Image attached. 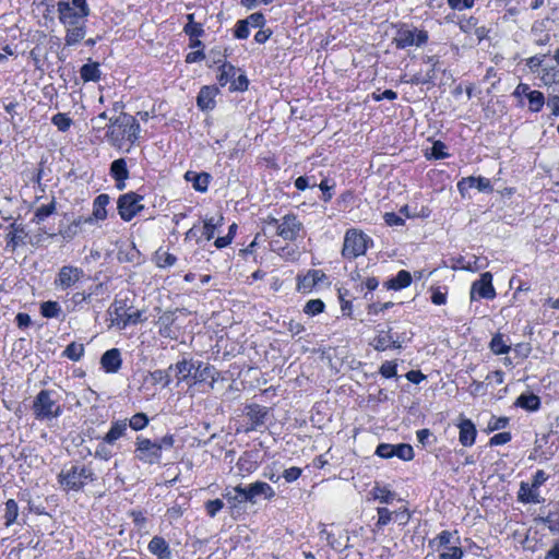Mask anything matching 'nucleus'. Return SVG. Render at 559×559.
Here are the masks:
<instances>
[{"instance_id": "1", "label": "nucleus", "mask_w": 559, "mask_h": 559, "mask_svg": "<svg viewBox=\"0 0 559 559\" xmlns=\"http://www.w3.org/2000/svg\"><path fill=\"white\" fill-rule=\"evenodd\" d=\"M141 131L138 120L126 112L120 114L116 118H109V124L106 132L108 143L118 148L123 150L126 144L130 147L138 141Z\"/></svg>"}, {"instance_id": "2", "label": "nucleus", "mask_w": 559, "mask_h": 559, "mask_svg": "<svg viewBox=\"0 0 559 559\" xmlns=\"http://www.w3.org/2000/svg\"><path fill=\"white\" fill-rule=\"evenodd\" d=\"M175 444L173 435H165L164 437L151 440L143 436L135 438L134 457L147 465L159 464L164 449H170Z\"/></svg>"}, {"instance_id": "3", "label": "nucleus", "mask_w": 559, "mask_h": 559, "mask_svg": "<svg viewBox=\"0 0 559 559\" xmlns=\"http://www.w3.org/2000/svg\"><path fill=\"white\" fill-rule=\"evenodd\" d=\"M96 479L93 468L85 464H72L64 467L58 475L60 486L67 491H80Z\"/></svg>"}, {"instance_id": "4", "label": "nucleus", "mask_w": 559, "mask_h": 559, "mask_svg": "<svg viewBox=\"0 0 559 559\" xmlns=\"http://www.w3.org/2000/svg\"><path fill=\"white\" fill-rule=\"evenodd\" d=\"M58 19L63 26L86 23L91 13L87 0H58Z\"/></svg>"}, {"instance_id": "5", "label": "nucleus", "mask_w": 559, "mask_h": 559, "mask_svg": "<svg viewBox=\"0 0 559 559\" xmlns=\"http://www.w3.org/2000/svg\"><path fill=\"white\" fill-rule=\"evenodd\" d=\"M413 333L406 330L397 331L392 326L381 328L377 330V335L370 342V345L377 352H385L388 349H400L403 344L409 342Z\"/></svg>"}, {"instance_id": "6", "label": "nucleus", "mask_w": 559, "mask_h": 559, "mask_svg": "<svg viewBox=\"0 0 559 559\" xmlns=\"http://www.w3.org/2000/svg\"><path fill=\"white\" fill-rule=\"evenodd\" d=\"M32 409L35 418L40 421L58 418L62 414V406L55 399V392L51 390L39 391L34 399Z\"/></svg>"}, {"instance_id": "7", "label": "nucleus", "mask_w": 559, "mask_h": 559, "mask_svg": "<svg viewBox=\"0 0 559 559\" xmlns=\"http://www.w3.org/2000/svg\"><path fill=\"white\" fill-rule=\"evenodd\" d=\"M372 240L361 230L348 229L344 237L342 254L346 259L364 255Z\"/></svg>"}, {"instance_id": "8", "label": "nucleus", "mask_w": 559, "mask_h": 559, "mask_svg": "<svg viewBox=\"0 0 559 559\" xmlns=\"http://www.w3.org/2000/svg\"><path fill=\"white\" fill-rule=\"evenodd\" d=\"M428 40V33L426 31H418L415 27L402 26L397 29L393 43L396 48L405 49L412 46H421Z\"/></svg>"}, {"instance_id": "9", "label": "nucleus", "mask_w": 559, "mask_h": 559, "mask_svg": "<svg viewBox=\"0 0 559 559\" xmlns=\"http://www.w3.org/2000/svg\"><path fill=\"white\" fill-rule=\"evenodd\" d=\"M143 197L135 192H128L119 197L117 201L118 213L124 222H130L144 209Z\"/></svg>"}, {"instance_id": "10", "label": "nucleus", "mask_w": 559, "mask_h": 559, "mask_svg": "<svg viewBox=\"0 0 559 559\" xmlns=\"http://www.w3.org/2000/svg\"><path fill=\"white\" fill-rule=\"evenodd\" d=\"M300 229L301 223L295 215L289 214L285 215L283 219L280 221L276 234L284 240L293 241L298 237Z\"/></svg>"}, {"instance_id": "11", "label": "nucleus", "mask_w": 559, "mask_h": 559, "mask_svg": "<svg viewBox=\"0 0 559 559\" xmlns=\"http://www.w3.org/2000/svg\"><path fill=\"white\" fill-rule=\"evenodd\" d=\"M249 503L254 504L258 498L271 500L275 497V490L265 481H254L246 486Z\"/></svg>"}, {"instance_id": "12", "label": "nucleus", "mask_w": 559, "mask_h": 559, "mask_svg": "<svg viewBox=\"0 0 559 559\" xmlns=\"http://www.w3.org/2000/svg\"><path fill=\"white\" fill-rule=\"evenodd\" d=\"M472 188H476L478 191H481V192H487V191L492 190L490 180L485 177L469 176V177L462 178L457 182V190L463 197Z\"/></svg>"}, {"instance_id": "13", "label": "nucleus", "mask_w": 559, "mask_h": 559, "mask_svg": "<svg viewBox=\"0 0 559 559\" xmlns=\"http://www.w3.org/2000/svg\"><path fill=\"white\" fill-rule=\"evenodd\" d=\"M222 496L230 510L238 508L241 503L249 502L246 487L241 485L226 487Z\"/></svg>"}, {"instance_id": "14", "label": "nucleus", "mask_w": 559, "mask_h": 559, "mask_svg": "<svg viewBox=\"0 0 559 559\" xmlns=\"http://www.w3.org/2000/svg\"><path fill=\"white\" fill-rule=\"evenodd\" d=\"M122 365L121 353L118 348L106 350L100 357V366L107 373H116Z\"/></svg>"}, {"instance_id": "15", "label": "nucleus", "mask_w": 559, "mask_h": 559, "mask_svg": "<svg viewBox=\"0 0 559 559\" xmlns=\"http://www.w3.org/2000/svg\"><path fill=\"white\" fill-rule=\"evenodd\" d=\"M218 93L215 86H203L197 97V104L201 110H212L215 107V97Z\"/></svg>"}, {"instance_id": "16", "label": "nucleus", "mask_w": 559, "mask_h": 559, "mask_svg": "<svg viewBox=\"0 0 559 559\" xmlns=\"http://www.w3.org/2000/svg\"><path fill=\"white\" fill-rule=\"evenodd\" d=\"M175 323L174 312H164L157 320L158 333L163 337L176 338L177 332L173 329Z\"/></svg>"}, {"instance_id": "17", "label": "nucleus", "mask_w": 559, "mask_h": 559, "mask_svg": "<svg viewBox=\"0 0 559 559\" xmlns=\"http://www.w3.org/2000/svg\"><path fill=\"white\" fill-rule=\"evenodd\" d=\"M267 415V408L258 404H252L247 407V417L251 421V426L247 429L255 430L259 426L264 424Z\"/></svg>"}, {"instance_id": "18", "label": "nucleus", "mask_w": 559, "mask_h": 559, "mask_svg": "<svg viewBox=\"0 0 559 559\" xmlns=\"http://www.w3.org/2000/svg\"><path fill=\"white\" fill-rule=\"evenodd\" d=\"M194 368L195 362L186 358L177 361L175 365L169 366L170 370H175L178 383L187 381L190 377H192Z\"/></svg>"}, {"instance_id": "19", "label": "nucleus", "mask_w": 559, "mask_h": 559, "mask_svg": "<svg viewBox=\"0 0 559 559\" xmlns=\"http://www.w3.org/2000/svg\"><path fill=\"white\" fill-rule=\"evenodd\" d=\"M495 296L496 290L492 286V282H473L471 288L472 300H475L477 298L493 299Z\"/></svg>"}, {"instance_id": "20", "label": "nucleus", "mask_w": 559, "mask_h": 559, "mask_svg": "<svg viewBox=\"0 0 559 559\" xmlns=\"http://www.w3.org/2000/svg\"><path fill=\"white\" fill-rule=\"evenodd\" d=\"M460 428V436L459 440L464 447H471L475 442L476 438V428L475 425L472 423L471 419H464L459 425Z\"/></svg>"}, {"instance_id": "21", "label": "nucleus", "mask_w": 559, "mask_h": 559, "mask_svg": "<svg viewBox=\"0 0 559 559\" xmlns=\"http://www.w3.org/2000/svg\"><path fill=\"white\" fill-rule=\"evenodd\" d=\"M67 46H74L84 39L86 34V23L73 24V26H64Z\"/></svg>"}, {"instance_id": "22", "label": "nucleus", "mask_w": 559, "mask_h": 559, "mask_svg": "<svg viewBox=\"0 0 559 559\" xmlns=\"http://www.w3.org/2000/svg\"><path fill=\"white\" fill-rule=\"evenodd\" d=\"M518 500L523 503L539 504L544 502L539 491H535L528 483L522 481L518 492Z\"/></svg>"}, {"instance_id": "23", "label": "nucleus", "mask_w": 559, "mask_h": 559, "mask_svg": "<svg viewBox=\"0 0 559 559\" xmlns=\"http://www.w3.org/2000/svg\"><path fill=\"white\" fill-rule=\"evenodd\" d=\"M128 430V425L126 420H115L111 423V426L108 432L103 437L105 443L114 444L118 439L126 436Z\"/></svg>"}, {"instance_id": "24", "label": "nucleus", "mask_w": 559, "mask_h": 559, "mask_svg": "<svg viewBox=\"0 0 559 559\" xmlns=\"http://www.w3.org/2000/svg\"><path fill=\"white\" fill-rule=\"evenodd\" d=\"M514 406L528 412H537L540 408V399L534 393H523L515 400Z\"/></svg>"}, {"instance_id": "25", "label": "nucleus", "mask_w": 559, "mask_h": 559, "mask_svg": "<svg viewBox=\"0 0 559 559\" xmlns=\"http://www.w3.org/2000/svg\"><path fill=\"white\" fill-rule=\"evenodd\" d=\"M110 198L108 194H99L94 199L93 213L91 217L93 221H104L107 217V205L109 204Z\"/></svg>"}, {"instance_id": "26", "label": "nucleus", "mask_w": 559, "mask_h": 559, "mask_svg": "<svg viewBox=\"0 0 559 559\" xmlns=\"http://www.w3.org/2000/svg\"><path fill=\"white\" fill-rule=\"evenodd\" d=\"M185 178L192 183L197 191L205 192L209 188L211 176L207 173L187 171Z\"/></svg>"}, {"instance_id": "27", "label": "nucleus", "mask_w": 559, "mask_h": 559, "mask_svg": "<svg viewBox=\"0 0 559 559\" xmlns=\"http://www.w3.org/2000/svg\"><path fill=\"white\" fill-rule=\"evenodd\" d=\"M148 550L159 559H166L170 556L169 546L160 536H154L148 543Z\"/></svg>"}, {"instance_id": "28", "label": "nucleus", "mask_w": 559, "mask_h": 559, "mask_svg": "<svg viewBox=\"0 0 559 559\" xmlns=\"http://www.w3.org/2000/svg\"><path fill=\"white\" fill-rule=\"evenodd\" d=\"M546 21H537L532 25L531 33L534 36V43L538 46H545L550 40V35L547 33Z\"/></svg>"}, {"instance_id": "29", "label": "nucleus", "mask_w": 559, "mask_h": 559, "mask_svg": "<svg viewBox=\"0 0 559 559\" xmlns=\"http://www.w3.org/2000/svg\"><path fill=\"white\" fill-rule=\"evenodd\" d=\"M80 74L84 82H97L100 79L99 64L97 62L85 63L81 67Z\"/></svg>"}, {"instance_id": "30", "label": "nucleus", "mask_w": 559, "mask_h": 559, "mask_svg": "<svg viewBox=\"0 0 559 559\" xmlns=\"http://www.w3.org/2000/svg\"><path fill=\"white\" fill-rule=\"evenodd\" d=\"M218 70H219V74L217 75V81H218L219 85L225 86L228 83L231 84V82L234 81V79L236 76L237 69L231 63L224 61L218 67Z\"/></svg>"}, {"instance_id": "31", "label": "nucleus", "mask_w": 559, "mask_h": 559, "mask_svg": "<svg viewBox=\"0 0 559 559\" xmlns=\"http://www.w3.org/2000/svg\"><path fill=\"white\" fill-rule=\"evenodd\" d=\"M110 176L115 180H127L129 178V170L127 163L123 158L115 159L110 165Z\"/></svg>"}, {"instance_id": "32", "label": "nucleus", "mask_w": 559, "mask_h": 559, "mask_svg": "<svg viewBox=\"0 0 559 559\" xmlns=\"http://www.w3.org/2000/svg\"><path fill=\"white\" fill-rule=\"evenodd\" d=\"M489 347L491 352L496 355L508 354L511 349L510 344L507 340H504L503 335L497 333L490 341Z\"/></svg>"}, {"instance_id": "33", "label": "nucleus", "mask_w": 559, "mask_h": 559, "mask_svg": "<svg viewBox=\"0 0 559 559\" xmlns=\"http://www.w3.org/2000/svg\"><path fill=\"white\" fill-rule=\"evenodd\" d=\"M338 298L341 301V309L343 316H350L352 314V299H355L356 296H354L349 288L346 287H340L338 288Z\"/></svg>"}, {"instance_id": "34", "label": "nucleus", "mask_w": 559, "mask_h": 559, "mask_svg": "<svg viewBox=\"0 0 559 559\" xmlns=\"http://www.w3.org/2000/svg\"><path fill=\"white\" fill-rule=\"evenodd\" d=\"M213 368L209 364H203L202 361L195 362V368L193 370V383L203 382L207 378L214 379L212 374Z\"/></svg>"}, {"instance_id": "35", "label": "nucleus", "mask_w": 559, "mask_h": 559, "mask_svg": "<svg viewBox=\"0 0 559 559\" xmlns=\"http://www.w3.org/2000/svg\"><path fill=\"white\" fill-rule=\"evenodd\" d=\"M452 533L449 531H442L435 538L430 539L428 546L432 550H440L441 548L450 547Z\"/></svg>"}, {"instance_id": "36", "label": "nucleus", "mask_w": 559, "mask_h": 559, "mask_svg": "<svg viewBox=\"0 0 559 559\" xmlns=\"http://www.w3.org/2000/svg\"><path fill=\"white\" fill-rule=\"evenodd\" d=\"M62 312L61 306L57 301H45L40 305V314L44 318H58Z\"/></svg>"}, {"instance_id": "37", "label": "nucleus", "mask_w": 559, "mask_h": 559, "mask_svg": "<svg viewBox=\"0 0 559 559\" xmlns=\"http://www.w3.org/2000/svg\"><path fill=\"white\" fill-rule=\"evenodd\" d=\"M84 355V345L72 342L63 350V356L73 361H79Z\"/></svg>"}, {"instance_id": "38", "label": "nucleus", "mask_w": 559, "mask_h": 559, "mask_svg": "<svg viewBox=\"0 0 559 559\" xmlns=\"http://www.w3.org/2000/svg\"><path fill=\"white\" fill-rule=\"evenodd\" d=\"M222 223H223L222 216H219L217 218L210 217L204 221L203 236L205 237L206 240H211L212 238H214L215 230L217 227H219L222 225Z\"/></svg>"}, {"instance_id": "39", "label": "nucleus", "mask_w": 559, "mask_h": 559, "mask_svg": "<svg viewBox=\"0 0 559 559\" xmlns=\"http://www.w3.org/2000/svg\"><path fill=\"white\" fill-rule=\"evenodd\" d=\"M527 98H528V104H530V110H532L534 112H538L545 104L544 94L539 91L528 92Z\"/></svg>"}, {"instance_id": "40", "label": "nucleus", "mask_w": 559, "mask_h": 559, "mask_svg": "<svg viewBox=\"0 0 559 559\" xmlns=\"http://www.w3.org/2000/svg\"><path fill=\"white\" fill-rule=\"evenodd\" d=\"M56 211V203L55 201H51L48 204L40 205L37 207L35 215H34V222L36 224H40L44 222L48 216H50Z\"/></svg>"}, {"instance_id": "41", "label": "nucleus", "mask_w": 559, "mask_h": 559, "mask_svg": "<svg viewBox=\"0 0 559 559\" xmlns=\"http://www.w3.org/2000/svg\"><path fill=\"white\" fill-rule=\"evenodd\" d=\"M17 515H19L17 503L15 502V500L9 499L5 502V513H4L5 526L12 525L16 521Z\"/></svg>"}, {"instance_id": "42", "label": "nucleus", "mask_w": 559, "mask_h": 559, "mask_svg": "<svg viewBox=\"0 0 559 559\" xmlns=\"http://www.w3.org/2000/svg\"><path fill=\"white\" fill-rule=\"evenodd\" d=\"M170 369H157L150 373V377L154 383H162L163 386H168L171 382Z\"/></svg>"}, {"instance_id": "43", "label": "nucleus", "mask_w": 559, "mask_h": 559, "mask_svg": "<svg viewBox=\"0 0 559 559\" xmlns=\"http://www.w3.org/2000/svg\"><path fill=\"white\" fill-rule=\"evenodd\" d=\"M188 19H189V23L183 27V32L190 38L202 36L204 33L202 24L193 22V14H189Z\"/></svg>"}, {"instance_id": "44", "label": "nucleus", "mask_w": 559, "mask_h": 559, "mask_svg": "<svg viewBox=\"0 0 559 559\" xmlns=\"http://www.w3.org/2000/svg\"><path fill=\"white\" fill-rule=\"evenodd\" d=\"M324 302L321 299H311L304 306V312L308 316H317L324 311Z\"/></svg>"}, {"instance_id": "45", "label": "nucleus", "mask_w": 559, "mask_h": 559, "mask_svg": "<svg viewBox=\"0 0 559 559\" xmlns=\"http://www.w3.org/2000/svg\"><path fill=\"white\" fill-rule=\"evenodd\" d=\"M394 456L403 461H411L414 459V450L412 445L407 443H400L394 445Z\"/></svg>"}, {"instance_id": "46", "label": "nucleus", "mask_w": 559, "mask_h": 559, "mask_svg": "<svg viewBox=\"0 0 559 559\" xmlns=\"http://www.w3.org/2000/svg\"><path fill=\"white\" fill-rule=\"evenodd\" d=\"M150 420L146 414L144 413H136L133 415L129 420V426L134 431L143 430L147 425Z\"/></svg>"}, {"instance_id": "47", "label": "nucleus", "mask_w": 559, "mask_h": 559, "mask_svg": "<svg viewBox=\"0 0 559 559\" xmlns=\"http://www.w3.org/2000/svg\"><path fill=\"white\" fill-rule=\"evenodd\" d=\"M449 154L447 153V145L441 141H435L430 153L427 154L428 158H435V159H443L448 157Z\"/></svg>"}, {"instance_id": "48", "label": "nucleus", "mask_w": 559, "mask_h": 559, "mask_svg": "<svg viewBox=\"0 0 559 559\" xmlns=\"http://www.w3.org/2000/svg\"><path fill=\"white\" fill-rule=\"evenodd\" d=\"M51 122L58 128L59 131L66 132L72 124V119L66 114L58 112L51 118Z\"/></svg>"}, {"instance_id": "49", "label": "nucleus", "mask_w": 559, "mask_h": 559, "mask_svg": "<svg viewBox=\"0 0 559 559\" xmlns=\"http://www.w3.org/2000/svg\"><path fill=\"white\" fill-rule=\"evenodd\" d=\"M373 498L379 500L381 503H390L394 500L395 493L386 489L385 487H374Z\"/></svg>"}, {"instance_id": "50", "label": "nucleus", "mask_w": 559, "mask_h": 559, "mask_svg": "<svg viewBox=\"0 0 559 559\" xmlns=\"http://www.w3.org/2000/svg\"><path fill=\"white\" fill-rule=\"evenodd\" d=\"M82 276V270L73 266H63L59 272L58 280H80Z\"/></svg>"}, {"instance_id": "51", "label": "nucleus", "mask_w": 559, "mask_h": 559, "mask_svg": "<svg viewBox=\"0 0 559 559\" xmlns=\"http://www.w3.org/2000/svg\"><path fill=\"white\" fill-rule=\"evenodd\" d=\"M206 514L210 518H215L216 514L224 508V502L221 499L209 500L204 504Z\"/></svg>"}, {"instance_id": "52", "label": "nucleus", "mask_w": 559, "mask_h": 559, "mask_svg": "<svg viewBox=\"0 0 559 559\" xmlns=\"http://www.w3.org/2000/svg\"><path fill=\"white\" fill-rule=\"evenodd\" d=\"M463 550L459 546H450L440 552L438 559H462Z\"/></svg>"}, {"instance_id": "53", "label": "nucleus", "mask_w": 559, "mask_h": 559, "mask_svg": "<svg viewBox=\"0 0 559 559\" xmlns=\"http://www.w3.org/2000/svg\"><path fill=\"white\" fill-rule=\"evenodd\" d=\"M509 417H497L491 416L489 423H488V430L489 431H496L504 429L509 425Z\"/></svg>"}, {"instance_id": "54", "label": "nucleus", "mask_w": 559, "mask_h": 559, "mask_svg": "<svg viewBox=\"0 0 559 559\" xmlns=\"http://www.w3.org/2000/svg\"><path fill=\"white\" fill-rule=\"evenodd\" d=\"M396 368L395 361L386 360L381 365L379 372L382 377L390 379L396 376Z\"/></svg>"}, {"instance_id": "55", "label": "nucleus", "mask_w": 559, "mask_h": 559, "mask_svg": "<svg viewBox=\"0 0 559 559\" xmlns=\"http://www.w3.org/2000/svg\"><path fill=\"white\" fill-rule=\"evenodd\" d=\"M549 478V475L545 473L543 469L536 471V473L533 475L532 483L530 486L535 490L538 491L539 487H542Z\"/></svg>"}, {"instance_id": "56", "label": "nucleus", "mask_w": 559, "mask_h": 559, "mask_svg": "<svg viewBox=\"0 0 559 559\" xmlns=\"http://www.w3.org/2000/svg\"><path fill=\"white\" fill-rule=\"evenodd\" d=\"M430 290H431L430 299L435 305L441 306L447 302L448 292L445 289L442 290L440 287H431Z\"/></svg>"}, {"instance_id": "57", "label": "nucleus", "mask_w": 559, "mask_h": 559, "mask_svg": "<svg viewBox=\"0 0 559 559\" xmlns=\"http://www.w3.org/2000/svg\"><path fill=\"white\" fill-rule=\"evenodd\" d=\"M108 443H105L104 440L97 445L95 450V457L103 460V461H109L112 457L111 450L107 447Z\"/></svg>"}, {"instance_id": "58", "label": "nucleus", "mask_w": 559, "mask_h": 559, "mask_svg": "<svg viewBox=\"0 0 559 559\" xmlns=\"http://www.w3.org/2000/svg\"><path fill=\"white\" fill-rule=\"evenodd\" d=\"M376 454L382 459H391L394 456V444L380 443L376 449Z\"/></svg>"}, {"instance_id": "59", "label": "nucleus", "mask_w": 559, "mask_h": 559, "mask_svg": "<svg viewBox=\"0 0 559 559\" xmlns=\"http://www.w3.org/2000/svg\"><path fill=\"white\" fill-rule=\"evenodd\" d=\"M378 521L377 525L379 527L388 525L392 520V512L388 508H378Z\"/></svg>"}, {"instance_id": "60", "label": "nucleus", "mask_w": 559, "mask_h": 559, "mask_svg": "<svg viewBox=\"0 0 559 559\" xmlns=\"http://www.w3.org/2000/svg\"><path fill=\"white\" fill-rule=\"evenodd\" d=\"M249 34V24L245 20H239L236 24L235 37L238 39H246Z\"/></svg>"}, {"instance_id": "61", "label": "nucleus", "mask_w": 559, "mask_h": 559, "mask_svg": "<svg viewBox=\"0 0 559 559\" xmlns=\"http://www.w3.org/2000/svg\"><path fill=\"white\" fill-rule=\"evenodd\" d=\"M511 439H512L511 433L508 431H503V432H499V433H496L495 436H492L489 440V444L491 447L501 445V444L508 443L509 441H511Z\"/></svg>"}, {"instance_id": "62", "label": "nucleus", "mask_w": 559, "mask_h": 559, "mask_svg": "<svg viewBox=\"0 0 559 559\" xmlns=\"http://www.w3.org/2000/svg\"><path fill=\"white\" fill-rule=\"evenodd\" d=\"M245 21L252 27L262 28L265 24V17L262 13L255 12L250 14Z\"/></svg>"}, {"instance_id": "63", "label": "nucleus", "mask_w": 559, "mask_h": 559, "mask_svg": "<svg viewBox=\"0 0 559 559\" xmlns=\"http://www.w3.org/2000/svg\"><path fill=\"white\" fill-rule=\"evenodd\" d=\"M435 80V70H428L427 73L425 75H420V74H415L412 79H411V83L412 84H428L430 82H432Z\"/></svg>"}, {"instance_id": "64", "label": "nucleus", "mask_w": 559, "mask_h": 559, "mask_svg": "<svg viewBox=\"0 0 559 559\" xmlns=\"http://www.w3.org/2000/svg\"><path fill=\"white\" fill-rule=\"evenodd\" d=\"M543 521L552 534H559V514L549 513Z\"/></svg>"}]
</instances>
